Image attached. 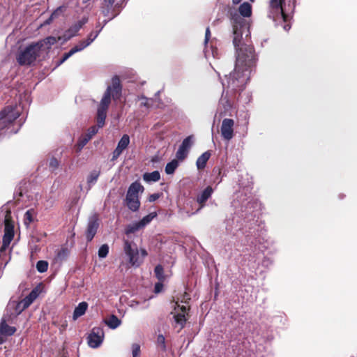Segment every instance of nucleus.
<instances>
[{"mask_svg":"<svg viewBox=\"0 0 357 357\" xmlns=\"http://www.w3.org/2000/svg\"><path fill=\"white\" fill-rule=\"evenodd\" d=\"M284 29L285 31H289L290 29V25L289 24H286L284 25Z\"/></svg>","mask_w":357,"mask_h":357,"instance_id":"53","label":"nucleus"},{"mask_svg":"<svg viewBox=\"0 0 357 357\" xmlns=\"http://www.w3.org/2000/svg\"><path fill=\"white\" fill-rule=\"evenodd\" d=\"M102 28H100L98 31L91 32L86 40H84L86 43H89V45L98 37L99 33L100 32Z\"/></svg>","mask_w":357,"mask_h":357,"instance_id":"40","label":"nucleus"},{"mask_svg":"<svg viewBox=\"0 0 357 357\" xmlns=\"http://www.w3.org/2000/svg\"><path fill=\"white\" fill-rule=\"evenodd\" d=\"M144 190V186L139 181H136L129 186L126 196L139 197V192H143Z\"/></svg>","mask_w":357,"mask_h":357,"instance_id":"16","label":"nucleus"},{"mask_svg":"<svg viewBox=\"0 0 357 357\" xmlns=\"http://www.w3.org/2000/svg\"><path fill=\"white\" fill-rule=\"evenodd\" d=\"M20 111L16 106H7L0 112V132L16 134L23 122L18 120Z\"/></svg>","mask_w":357,"mask_h":357,"instance_id":"3","label":"nucleus"},{"mask_svg":"<svg viewBox=\"0 0 357 357\" xmlns=\"http://www.w3.org/2000/svg\"><path fill=\"white\" fill-rule=\"evenodd\" d=\"M174 319L176 324L180 326V330L183 329L187 321L185 314L183 313H177L174 315Z\"/></svg>","mask_w":357,"mask_h":357,"instance_id":"26","label":"nucleus"},{"mask_svg":"<svg viewBox=\"0 0 357 357\" xmlns=\"http://www.w3.org/2000/svg\"><path fill=\"white\" fill-rule=\"evenodd\" d=\"M111 87H107L102 98L97 112V126L103 127L107 115V110L110 104Z\"/></svg>","mask_w":357,"mask_h":357,"instance_id":"6","label":"nucleus"},{"mask_svg":"<svg viewBox=\"0 0 357 357\" xmlns=\"http://www.w3.org/2000/svg\"><path fill=\"white\" fill-rule=\"evenodd\" d=\"M213 192V189L211 186H207L200 195L197 197V202L199 204V208L197 210L199 211L200 209L204 208L206 205L207 200L211 197Z\"/></svg>","mask_w":357,"mask_h":357,"instance_id":"13","label":"nucleus"},{"mask_svg":"<svg viewBox=\"0 0 357 357\" xmlns=\"http://www.w3.org/2000/svg\"><path fill=\"white\" fill-rule=\"evenodd\" d=\"M155 275L157 278V279L160 281L163 282L165 279V275H164V269L162 265L158 264L155 267L154 269Z\"/></svg>","mask_w":357,"mask_h":357,"instance_id":"28","label":"nucleus"},{"mask_svg":"<svg viewBox=\"0 0 357 357\" xmlns=\"http://www.w3.org/2000/svg\"><path fill=\"white\" fill-rule=\"evenodd\" d=\"M123 251L128 258V262L132 266L139 267L142 264L139 251L137 245L128 240L123 242Z\"/></svg>","mask_w":357,"mask_h":357,"instance_id":"5","label":"nucleus"},{"mask_svg":"<svg viewBox=\"0 0 357 357\" xmlns=\"http://www.w3.org/2000/svg\"><path fill=\"white\" fill-rule=\"evenodd\" d=\"M48 262L44 260H40L36 264V269L40 273H45L47 271Z\"/></svg>","mask_w":357,"mask_h":357,"instance_id":"33","label":"nucleus"},{"mask_svg":"<svg viewBox=\"0 0 357 357\" xmlns=\"http://www.w3.org/2000/svg\"><path fill=\"white\" fill-rule=\"evenodd\" d=\"M157 215L156 213H151L147 215L144 216L141 220L139 221V224L142 225V227H144L147 224H149L155 216Z\"/></svg>","mask_w":357,"mask_h":357,"instance_id":"32","label":"nucleus"},{"mask_svg":"<svg viewBox=\"0 0 357 357\" xmlns=\"http://www.w3.org/2000/svg\"><path fill=\"white\" fill-rule=\"evenodd\" d=\"M3 238L13 240L14 238V221L12 219L11 212L7 211L4 219V234Z\"/></svg>","mask_w":357,"mask_h":357,"instance_id":"10","label":"nucleus"},{"mask_svg":"<svg viewBox=\"0 0 357 357\" xmlns=\"http://www.w3.org/2000/svg\"><path fill=\"white\" fill-rule=\"evenodd\" d=\"M226 102H227V106H228L229 107H231V103L229 102V100H227V101H226Z\"/></svg>","mask_w":357,"mask_h":357,"instance_id":"55","label":"nucleus"},{"mask_svg":"<svg viewBox=\"0 0 357 357\" xmlns=\"http://www.w3.org/2000/svg\"><path fill=\"white\" fill-rule=\"evenodd\" d=\"M112 86H108L111 87L110 96L112 95L114 99H118L121 94V85L118 76L112 77Z\"/></svg>","mask_w":357,"mask_h":357,"instance_id":"15","label":"nucleus"},{"mask_svg":"<svg viewBox=\"0 0 357 357\" xmlns=\"http://www.w3.org/2000/svg\"><path fill=\"white\" fill-rule=\"evenodd\" d=\"M12 241L13 240L5 238H2V245L0 248V252L1 253H3V252H6V250L9 247V245H10V244Z\"/></svg>","mask_w":357,"mask_h":357,"instance_id":"41","label":"nucleus"},{"mask_svg":"<svg viewBox=\"0 0 357 357\" xmlns=\"http://www.w3.org/2000/svg\"><path fill=\"white\" fill-rule=\"evenodd\" d=\"M59 165V162L56 158H52L50 162V167L53 169H56Z\"/></svg>","mask_w":357,"mask_h":357,"instance_id":"44","label":"nucleus"},{"mask_svg":"<svg viewBox=\"0 0 357 357\" xmlns=\"http://www.w3.org/2000/svg\"><path fill=\"white\" fill-rule=\"evenodd\" d=\"M100 227L99 215L96 213H93L89 218L87 225L85 230V236L87 242H91Z\"/></svg>","mask_w":357,"mask_h":357,"instance_id":"7","label":"nucleus"},{"mask_svg":"<svg viewBox=\"0 0 357 357\" xmlns=\"http://www.w3.org/2000/svg\"><path fill=\"white\" fill-rule=\"evenodd\" d=\"M88 22V18L83 17L82 20L77 22L74 25H73L70 30L73 32H77L83 25H84Z\"/></svg>","mask_w":357,"mask_h":357,"instance_id":"30","label":"nucleus"},{"mask_svg":"<svg viewBox=\"0 0 357 357\" xmlns=\"http://www.w3.org/2000/svg\"><path fill=\"white\" fill-rule=\"evenodd\" d=\"M234 121L231 119H225L221 126V135L225 139L230 140L234 135Z\"/></svg>","mask_w":357,"mask_h":357,"instance_id":"11","label":"nucleus"},{"mask_svg":"<svg viewBox=\"0 0 357 357\" xmlns=\"http://www.w3.org/2000/svg\"><path fill=\"white\" fill-rule=\"evenodd\" d=\"M114 17H115V15L112 16V17H110L109 20L114 18Z\"/></svg>","mask_w":357,"mask_h":357,"instance_id":"58","label":"nucleus"},{"mask_svg":"<svg viewBox=\"0 0 357 357\" xmlns=\"http://www.w3.org/2000/svg\"><path fill=\"white\" fill-rule=\"evenodd\" d=\"M117 158H115V157H113L112 158V160H114V159H116Z\"/></svg>","mask_w":357,"mask_h":357,"instance_id":"59","label":"nucleus"},{"mask_svg":"<svg viewBox=\"0 0 357 357\" xmlns=\"http://www.w3.org/2000/svg\"><path fill=\"white\" fill-rule=\"evenodd\" d=\"M160 178V174L155 170L152 172H146L143 174V179L147 183L157 182Z\"/></svg>","mask_w":357,"mask_h":357,"instance_id":"22","label":"nucleus"},{"mask_svg":"<svg viewBox=\"0 0 357 357\" xmlns=\"http://www.w3.org/2000/svg\"><path fill=\"white\" fill-rule=\"evenodd\" d=\"M151 161L154 162H157V161H158V160H155V159H154V158H153V159H152V160H151Z\"/></svg>","mask_w":357,"mask_h":357,"instance_id":"57","label":"nucleus"},{"mask_svg":"<svg viewBox=\"0 0 357 357\" xmlns=\"http://www.w3.org/2000/svg\"><path fill=\"white\" fill-rule=\"evenodd\" d=\"M39 295L38 288H34L25 298L20 301L16 307V310H19V313L28 308L31 304L37 298Z\"/></svg>","mask_w":357,"mask_h":357,"instance_id":"9","label":"nucleus"},{"mask_svg":"<svg viewBox=\"0 0 357 357\" xmlns=\"http://www.w3.org/2000/svg\"><path fill=\"white\" fill-rule=\"evenodd\" d=\"M16 331V328L6 324V320L3 319L0 324V333L3 335L10 336Z\"/></svg>","mask_w":357,"mask_h":357,"instance_id":"21","label":"nucleus"},{"mask_svg":"<svg viewBox=\"0 0 357 357\" xmlns=\"http://www.w3.org/2000/svg\"><path fill=\"white\" fill-rule=\"evenodd\" d=\"M233 43L236 48V59L234 71L227 77V93L242 91L247 84L252 67L256 63V56L252 46L242 43L243 36L250 35L249 24L238 14L232 17Z\"/></svg>","mask_w":357,"mask_h":357,"instance_id":"1","label":"nucleus"},{"mask_svg":"<svg viewBox=\"0 0 357 357\" xmlns=\"http://www.w3.org/2000/svg\"><path fill=\"white\" fill-rule=\"evenodd\" d=\"M68 253V250L66 248H63L56 252L55 259L59 261H63L67 258Z\"/></svg>","mask_w":357,"mask_h":357,"instance_id":"29","label":"nucleus"},{"mask_svg":"<svg viewBox=\"0 0 357 357\" xmlns=\"http://www.w3.org/2000/svg\"><path fill=\"white\" fill-rule=\"evenodd\" d=\"M141 99L142 100L141 105L149 108L150 107V100L145 97H142Z\"/></svg>","mask_w":357,"mask_h":357,"instance_id":"48","label":"nucleus"},{"mask_svg":"<svg viewBox=\"0 0 357 357\" xmlns=\"http://www.w3.org/2000/svg\"><path fill=\"white\" fill-rule=\"evenodd\" d=\"M125 202L128 208L133 212L137 211L140 207L141 204L139 197L126 196Z\"/></svg>","mask_w":357,"mask_h":357,"instance_id":"17","label":"nucleus"},{"mask_svg":"<svg viewBox=\"0 0 357 357\" xmlns=\"http://www.w3.org/2000/svg\"><path fill=\"white\" fill-rule=\"evenodd\" d=\"M130 143V137L128 135H123L118 143L116 149L114 151V154L119 155L123 150L127 148Z\"/></svg>","mask_w":357,"mask_h":357,"instance_id":"18","label":"nucleus"},{"mask_svg":"<svg viewBox=\"0 0 357 357\" xmlns=\"http://www.w3.org/2000/svg\"><path fill=\"white\" fill-rule=\"evenodd\" d=\"M162 289H163L162 282L159 281L158 282L155 284L154 292L155 294H158V293L161 292Z\"/></svg>","mask_w":357,"mask_h":357,"instance_id":"46","label":"nucleus"},{"mask_svg":"<svg viewBox=\"0 0 357 357\" xmlns=\"http://www.w3.org/2000/svg\"><path fill=\"white\" fill-rule=\"evenodd\" d=\"M104 337L103 330L100 327H94L88 337V344L92 348L98 347Z\"/></svg>","mask_w":357,"mask_h":357,"instance_id":"8","label":"nucleus"},{"mask_svg":"<svg viewBox=\"0 0 357 357\" xmlns=\"http://www.w3.org/2000/svg\"><path fill=\"white\" fill-rule=\"evenodd\" d=\"M139 251V256L140 258L142 259V262L144 261V258L148 255V253L145 249H140Z\"/></svg>","mask_w":357,"mask_h":357,"instance_id":"50","label":"nucleus"},{"mask_svg":"<svg viewBox=\"0 0 357 357\" xmlns=\"http://www.w3.org/2000/svg\"><path fill=\"white\" fill-rule=\"evenodd\" d=\"M89 46V43H86L85 40L80 41L78 44L74 46L68 52L65 53L62 57V59L59 62L58 65H61L64 61H66L68 58H70L75 53L84 50L85 47Z\"/></svg>","mask_w":357,"mask_h":357,"instance_id":"14","label":"nucleus"},{"mask_svg":"<svg viewBox=\"0 0 357 357\" xmlns=\"http://www.w3.org/2000/svg\"><path fill=\"white\" fill-rule=\"evenodd\" d=\"M185 158H177L173 159L171 162H168L165 166V173L167 174H172L179 165V161H183Z\"/></svg>","mask_w":357,"mask_h":357,"instance_id":"20","label":"nucleus"},{"mask_svg":"<svg viewBox=\"0 0 357 357\" xmlns=\"http://www.w3.org/2000/svg\"><path fill=\"white\" fill-rule=\"evenodd\" d=\"M178 306L180 307V310H181V313H183V314H184L186 313L187 310H189V309H190V307L187 308V307H186L185 306H184V305H182V306H181V307H180V306L178 305Z\"/></svg>","mask_w":357,"mask_h":357,"instance_id":"51","label":"nucleus"},{"mask_svg":"<svg viewBox=\"0 0 357 357\" xmlns=\"http://www.w3.org/2000/svg\"><path fill=\"white\" fill-rule=\"evenodd\" d=\"M4 342L2 337H0V344H1Z\"/></svg>","mask_w":357,"mask_h":357,"instance_id":"56","label":"nucleus"},{"mask_svg":"<svg viewBox=\"0 0 357 357\" xmlns=\"http://www.w3.org/2000/svg\"><path fill=\"white\" fill-rule=\"evenodd\" d=\"M201 156H211V153L208 151H205Z\"/></svg>","mask_w":357,"mask_h":357,"instance_id":"52","label":"nucleus"},{"mask_svg":"<svg viewBox=\"0 0 357 357\" xmlns=\"http://www.w3.org/2000/svg\"><path fill=\"white\" fill-rule=\"evenodd\" d=\"M106 324L109 328L114 329L120 325L121 321L116 316L111 315L108 320L106 321Z\"/></svg>","mask_w":357,"mask_h":357,"instance_id":"27","label":"nucleus"},{"mask_svg":"<svg viewBox=\"0 0 357 357\" xmlns=\"http://www.w3.org/2000/svg\"><path fill=\"white\" fill-rule=\"evenodd\" d=\"M57 42V40L55 37L53 36H49L45 38L43 40L38 41V43H42L43 47L46 45L47 46V48H50L51 45L55 44Z\"/></svg>","mask_w":357,"mask_h":357,"instance_id":"34","label":"nucleus"},{"mask_svg":"<svg viewBox=\"0 0 357 357\" xmlns=\"http://www.w3.org/2000/svg\"><path fill=\"white\" fill-rule=\"evenodd\" d=\"M88 303L85 301L79 303L74 310L73 314V320H77L79 317L84 315L88 309Z\"/></svg>","mask_w":357,"mask_h":357,"instance_id":"19","label":"nucleus"},{"mask_svg":"<svg viewBox=\"0 0 357 357\" xmlns=\"http://www.w3.org/2000/svg\"><path fill=\"white\" fill-rule=\"evenodd\" d=\"M90 137L86 136L85 134L82 135L77 142V149L81 150L90 140Z\"/></svg>","mask_w":357,"mask_h":357,"instance_id":"35","label":"nucleus"},{"mask_svg":"<svg viewBox=\"0 0 357 357\" xmlns=\"http://www.w3.org/2000/svg\"><path fill=\"white\" fill-rule=\"evenodd\" d=\"M100 174V169H94L90 172L89 175L87 177V184L89 185V188L90 189L91 186L96 183L99 176Z\"/></svg>","mask_w":357,"mask_h":357,"instance_id":"24","label":"nucleus"},{"mask_svg":"<svg viewBox=\"0 0 357 357\" xmlns=\"http://www.w3.org/2000/svg\"><path fill=\"white\" fill-rule=\"evenodd\" d=\"M250 1L253 2L254 0H250ZM241 1V0H232V2L234 4H238Z\"/></svg>","mask_w":357,"mask_h":357,"instance_id":"54","label":"nucleus"},{"mask_svg":"<svg viewBox=\"0 0 357 357\" xmlns=\"http://www.w3.org/2000/svg\"><path fill=\"white\" fill-rule=\"evenodd\" d=\"M294 8V0H269L268 17L276 24L287 22Z\"/></svg>","mask_w":357,"mask_h":357,"instance_id":"2","label":"nucleus"},{"mask_svg":"<svg viewBox=\"0 0 357 357\" xmlns=\"http://www.w3.org/2000/svg\"><path fill=\"white\" fill-rule=\"evenodd\" d=\"M209 158H198L196 165L198 169H203L207 163L208 160Z\"/></svg>","mask_w":357,"mask_h":357,"instance_id":"39","label":"nucleus"},{"mask_svg":"<svg viewBox=\"0 0 357 357\" xmlns=\"http://www.w3.org/2000/svg\"><path fill=\"white\" fill-rule=\"evenodd\" d=\"M157 345L162 351H166L165 338L163 335H158L157 337Z\"/></svg>","mask_w":357,"mask_h":357,"instance_id":"37","label":"nucleus"},{"mask_svg":"<svg viewBox=\"0 0 357 357\" xmlns=\"http://www.w3.org/2000/svg\"><path fill=\"white\" fill-rule=\"evenodd\" d=\"M132 357H138L140 354V345L139 344H133L132 345Z\"/></svg>","mask_w":357,"mask_h":357,"instance_id":"42","label":"nucleus"},{"mask_svg":"<svg viewBox=\"0 0 357 357\" xmlns=\"http://www.w3.org/2000/svg\"><path fill=\"white\" fill-rule=\"evenodd\" d=\"M42 47V43H33L29 45L17 54V62L22 66L31 65L39 56Z\"/></svg>","mask_w":357,"mask_h":357,"instance_id":"4","label":"nucleus"},{"mask_svg":"<svg viewBox=\"0 0 357 357\" xmlns=\"http://www.w3.org/2000/svg\"><path fill=\"white\" fill-rule=\"evenodd\" d=\"M190 299V295L187 292H184L182 294L181 298H178V301H180L181 303H188V301Z\"/></svg>","mask_w":357,"mask_h":357,"instance_id":"47","label":"nucleus"},{"mask_svg":"<svg viewBox=\"0 0 357 357\" xmlns=\"http://www.w3.org/2000/svg\"><path fill=\"white\" fill-rule=\"evenodd\" d=\"M161 195H162L161 193L151 194L149 196L148 201L150 202H153L156 201L157 199H158L161 197Z\"/></svg>","mask_w":357,"mask_h":357,"instance_id":"45","label":"nucleus"},{"mask_svg":"<svg viewBox=\"0 0 357 357\" xmlns=\"http://www.w3.org/2000/svg\"><path fill=\"white\" fill-rule=\"evenodd\" d=\"M210 37H211L210 29H209V27H207L206 29V33H205V40H204L205 44L208 43Z\"/></svg>","mask_w":357,"mask_h":357,"instance_id":"49","label":"nucleus"},{"mask_svg":"<svg viewBox=\"0 0 357 357\" xmlns=\"http://www.w3.org/2000/svg\"><path fill=\"white\" fill-rule=\"evenodd\" d=\"M33 215H34V210L30 209L28 210L24 216V223L26 225H29L30 223H31L33 221Z\"/></svg>","mask_w":357,"mask_h":357,"instance_id":"31","label":"nucleus"},{"mask_svg":"<svg viewBox=\"0 0 357 357\" xmlns=\"http://www.w3.org/2000/svg\"><path fill=\"white\" fill-rule=\"evenodd\" d=\"M114 1L115 0H104L105 5L107 8H103V9L102 10V13L105 16L107 15L109 10L113 6Z\"/></svg>","mask_w":357,"mask_h":357,"instance_id":"38","label":"nucleus"},{"mask_svg":"<svg viewBox=\"0 0 357 357\" xmlns=\"http://www.w3.org/2000/svg\"><path fill=\"white\" fill-rule=\"evenodd\" d=\"M99 128H98V126H93L88 130L87 133L85 135L88 137H90V139H91L92 137L98 132Z\"/></svg>","mask_w":357,"mask_h":357,"instance_id":"43","label":"nucleus"},{"mask_svg":"<svg viewBox=\"0 0 357 357\" xmlns=\"http://www.w3.org/2000/svg\"><path fill=\"white\" fill-rule=\"evenodd\" d=\"M240 15L243 17H250L252 15V6L249 3H243L238 8Z\"/></svg>","mask_w":357,"mask_h":357,"instance_id":"23","label":"nucleus"},{"mask_svg":"<svg viewBox=\"0 0 357 357\" xmlns=\"http://www.w3.org/2000/svg\"><path fill=\"white\" fill-rule=\"evenodd\" d=\"M195 143V137L190 135L185 138L180 145L176 156H186Z\"/></svg>","mask_w":357,"mask_h":357,"instance_id":"12","label":"nucleus"},{"mask_svg":"<svg viewBox=\"0 0 357 357\" xmlns=\"http://www.w3.org/2000/svg\"><path fill=\"white\" fill-rule=\"evenodd\" d=\"M55 13L52 14V17H53Z\"/></svg>","mask_w":357,"mask_h":357,"instance_id":"60","label":"nucleus"},{"mask_svg":"<svg viewBox=\"0 0 357 357\" xmlns=\"http://www.w3.org/2000/svg\"><path fill=\"white\" fill-rule=\"evenodd\" d=\"M109 246L107 244L102 245L98 250V257L100 258H105L109 253Z\"/></svg>","mask_w":357,"mask_h":357,"instance_id":"36","label":"nucleus"},{"mask_svg":"<svg viewBox=\"0 0 357 357\" xmlns=\"http://www.w3.org/2000/svg\"><path fill=\"white\" fill-rule=\"evenodd\" d=\"M143 228L139 222H134L132 224L128 225L125 229V233L127 235L134 234L137 231L140 229Z\"/></svg>","mask_w":357,"mask_h":357,"instance_id":"25","label":"nucleus"}]
</instances>
